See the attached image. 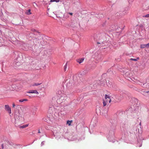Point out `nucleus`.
Instances as JSON below:
<instances>
[{
  "instance_id": "1",
  "label": "nucleus",
  "mask_w": 149,
  "mask_h": 149,
  "mask_svg": "<svg viewBox=\"0 0 149 149\" xmlns=\"http://www.w3.org/2000/svg\"><path fill=\"white\" fill-rule=\"evenodd\" d=\"M5 109L6 111H7L9 114L11 113V108L9 107L8 105H5Z\"/></svg>"
},
{
  "instance_id": "2",
  "label": "nucleus",
  "mask_w": 149,
  "mask_h": 149,
  "mask_svg": "<svg viewBox=\"0 0 149 149\" xmlns=\"http://www.w3.org/2000/svg\"><path fill=\"white\" fill-rule=\"evenodd\" d=\"M65 95L63 94H62V95H61V98H60L59 99H58L57 100V102L58 103H61V102H62L63 101H62V102H60L59 101L60 100H63L64 99V98L63 97L64 96V97H65Z\"/></svg>"
},
{
  "instance_id": "3",
  "label": "nucleus",
  "mask_w": 149,
  "mask_h": 149,
  "mask_svg": "<svg viewBox=\"0 0 149 149\" xmlns=\"http://www.w3.org/2000/svg\"><path fill=\"white\" fill-rule=\"evenodd\" d=\"M28 93H36L37 94H39L38 92L36 90H31L29 91Z\"/></svg>"
},
{
  "instance_id": "4",
  "label": "nucleus",
  "mask_w": 149,
  "mask_h": 149,
  "mask_svg": "<svg viewBox=\"0 0 149 149\" xmlns=\"http://www.w3.org/2000/svg\"><path fill=\"white\" fill-rule=\"evenodd\" d=\"M108 99L109 100V103H110L111 101V99L110 97L107 95L106 94L105 96V100H107Z\"/></svg>"
},
{
  "instance_id": "5",
  "label": "nucleus",
  "mask_w": 149,
  "mask_h": 149,
  "mask_svg": "<svg viewBox=\"0 0 149 149\" xmlns=\"http://www.w3.org/2000/svg\"><path fill=\"white\" fill-rule=\"evenodd\" d=\"M31 10L29 9L26 11L25 13L27 15H31Z\"/></svg>"
},
{
  "instance_id": "6",
  "label": "nucleus",
  "mask_w": 149,
  "mask_h": 149,
  "mask_svg": "<svg viewBox=\"0 0 149 149\" xmlns=\"http://www.w3.org/2000/svg\"><path fill=\"white\" fill-rule=\"evenodd\" d=\"M84 60V58H81L80 59H79L77 60V62L79 63H82Z\"/></svg>"
},
{
  "instance_id": "7",
  "label": "nucleus",
  "mask_w": 149,
  "mask_h": 149,
  "mask_svg": "<svg viewBox=\"0 0 149 149\" xmlns=\"http://www.w3.org/2000/svg\"><path fill=\"white\" fill-rule=\"evenodd\" d=\"M28 101V100L27 99H20L19 100V102H24V101Z\"/></svg>"
},
{
  "instance_id": "8",
  "label": "nucleus",
  "mask_w": 149,
  "mask_h": 149,
  "mask_svg": "<svg viewBox=\"0 0 149 149\" xmlns=\"http://www.w3.org/2000/svg\"><path fill=\"white\" fill-rule=\"evenodd\" d=\"M103 15L102 14H100L97 15V17L99 18H102L103 17Z\"/></svg>"
},
{
  "instance_id": "9",
  "label": "nucleus",
  "mask_w": 149,
  "mask_h": 149,
  "mask_svg": "<svg viewBox=\"0 0 149 149\" xmlns=\"http://www.w3.org/2000/svg\"><path fill=\"white\" fill-rule=\"evenodd\" d=\"M28 124H26L25 125H23L22 126H20V128H25L28 127Z\"/></svg>"
},
{
  "instance_id": "10",
  "label": "nucleus",
  "mask_w": 149,
  "mask_h": 149,
  "mask_svg": "<svg viewBox=\"0 0 149 149\" xmlns=\"http://www.w3.org/2000/svg\"><path fill=\"white\" fill-rule=\"evenodd\" d=\"M41 84V83H34V84L32 85V86H37L40 85Z\"/></svg>"
},
{
  "instance_id": "11",
  "label": "nucleus",
  "mask_w": 149,
  "mask_h": 149,
  "mask_svg": "<svg viewBox=\"0 0 149 149\" xmlns=\"http://www.w3.org/2000/svg\"><path fill=\"white\" fill-rule=\"evenodd\" d=\"M140 47L141 48H144L146 47V44H142L140 45Z\"/></svg>"
},
{
  "instance_id": "12",
  "label": "nucleus",
  "mask_w": 149,
  "mask_h": 149,
  "mask_svg": "<svg viewBox=\"0 0 149 149\" xmlns=\"http://www.w3.org/2000/svg\"><path fill=\"white\" fill-rule=\"evenodd\" d=\"M139 57L137 58L136 59H133L132 58H130V60L134 61H137L139 59Z\"/></svg>"
},
{
  "instance_id": "13",
  "label": "nucleus",
  "mask_w": 149,
  "mask_h": 149,
  "mask_svg": "<svg viewBox=\"0 0 149 149\" xmlns=\"http://www.w3.org/2000/svg\"><path fill=\"white\" fill-rule=\"evenodd\" d=\"M72 121H69L68 120L67 121V123L68 124V125L70 126L71 125V123L72 122Z\"/></svg>"
},
{
  "instance_id": "14",
  "label": "nucleus",
  "mask_w": 149,
  "mask_h": 149,
  "mask_svg": "<svg viewBox=\"0 0 149 149\" xmlns=\"http://www.w3.org/2000/svg\"><path fill=\"white\" fill-rule=\"evenodd\" d=\"M103 103L104 107L106 106L107 103V102H106L105 100H103Z\"/></svg>"
},
{
  "instance_id": "15",
  "label": "nucleus",
  "mask_w": 149,
  "mask_h": 149,
  "mask_svg": "<svg viewBox=\"0 0 149 149\" xmlns=\"http://www.w3.org/2000/svg\"><path fill=\"white\" fill-rule=\"evenodd\" d=\"M143 17H149V14H147L143 16Z\"/></svg>"
},
{
  "instance_id": "16",
  "label": "nucleus",
  "mask_w": 149,
  "mask_h": 149,
  "mask_svg": "<svg viewBox=\"0 0 149 149\" xmlns=\"http://www.w3.org/2000/svg\"><path fill=\"white\" fill-rule=\"evenodd\" d=\"M54 1H56L57 2H58L59 1V0H51V2H53Z\"/></svg>"
},
{
  "instance_id": "17",
  "label": "nucleus",
  "mask_w": 149,
  "mask_h": 149,
  "mask_svg": "<svg viewBox=\"0 0 149 149\" xmlns=\"http://www.w3.org/2000/svg\"><path fill=\"white\" fill-rule=\"evenodd\" d=\"M67 63H66V64L65 65V67H64V70L65 71L66 70L65 69L67 68Z\"/></svg>"
},
{
  "instance_id": "18",
  "label": "nucleus",
  "mask_w": 149,
  "mask_h": 149,
  "mask_svg": "<svg viewBox=\"0 0 149 149\" xmlns=\"http://www.w3.org/2000/svg\"><path fill=\"white\" fill-rule=\"evenodd\" d=\"M146 48H149V43L147 44H146Z\"/></svg>"
},
{
  "instance_id": "19",
  "label": "nucleus",
  "mask_w": 149,
  "mask_h": 149,
  "mask_svg": "<svg viewBox=\"0 0 149 149\" xmlns=\"http://www.w3.org/2000/svg\"><path fill=\"white\" fill-rule=\"evenodd\" d=\"M105 101L107 102V103H108V102H109V100L108 99H107V100H105Z\"/></svg>"
},
{
  "instance_id": "20",
  "label": "nucleus",
  "mask_w": 149,
  "mask_h": 149,
  "mask_svg": "<svg viewBox=\"0 0 149 149\" xmlns=\"http://www.w3.org/2000/svg\"><path fill=\"white\" fill-rule=\"evenodd\" d=\"M15 104L14 103H13V108H15Z\"/></svg>"
},
{
  "instance_id": "21",
  "label": "nucleus",
  "mask_w": 149,
  "mask_h": 149,
  "mask_svg": "<svg viewBox=\"0 0 149 149\" xmlns=\"http://www.w3.org/2000/svg\"><path fill=\"white\" fill-rule=\"evenodd\" d=\"M69 14H70V15H73V13H69Z\"/></svg>"
},
{
  "instance_id": "22",
  "label": "nucleus",
  "mask_w": 149,
  "mask_h": 149,
  "mask_svg": "<svg viewBox=\"0 0 149 149\" xmlns=\"http://www.w3.org/2000/svg\"><path fill=\"white\" fill-rule=\"evenodd\" d=\"M38 133H40V130H38Z\"/></svg>"
},
{
  "instance_id": "23",
  "label": "nucleus",
  "mask_w": 149,
  "mask_h": 149,
  "mask_svg": "<svg viewBox=\"0 0 149 149\" xmlns=\"http://www.w3.org/2000/svg\"><path fill=\"white\" fill-rule=\"evenodd\" d=\"M147 93H149V91L146 92Z\"/></svg>"
}]
</instances>
